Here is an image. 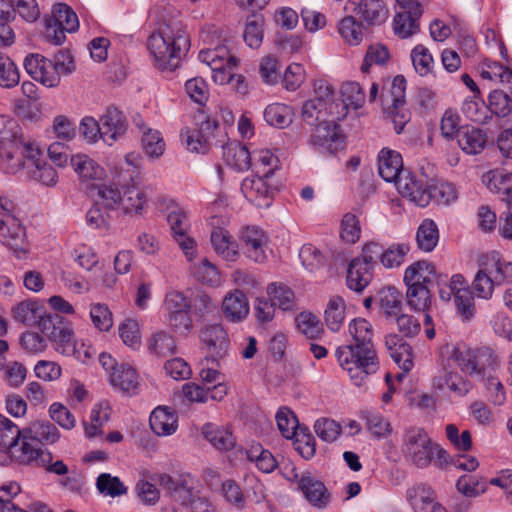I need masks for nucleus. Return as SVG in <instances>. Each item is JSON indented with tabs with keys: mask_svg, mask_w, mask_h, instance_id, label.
I'll use <instances>...</instances> for the list:
<instances>
[{
	"mask_svg": "<svg viewBox=\"0 0 512 512\" xmlns=\"http://www.w3.org/2000/svg\"><path fill=\"white\" fill-rule=\"evenodd\" d=\"M100 204L106 210L120 208L123 189L120 190L114 183L99 184L94 187Z\"/></svg>",
	"mask_w": 512,
	"mask_h": 512,
	"instance_id": "48",
	"label": "nucleus"
},
{
	"mask_svg": "<svg viewBox=\"0 0 512 512\" xmlns=\"http://www.w3.org/2000/svg\"><path fill=\"white\" fill-rule=\"evenodd\" d=\"M298 488L307 502L314 508L323 510L331 503V493L325 484L311 473H303L300 476Z\"/></svg>",
	"mask_w": 512,
	"mask_h": 512,
	"instance_id": "15",
	"label": "nucleus"
},
{
	"mask_svg": "<svg viewBox=\"0 0 512 512\" xmlns=\"http://www.w3.org/2000/svg\"><path fill=\"white\" fill-rule=\"evenodd\" d=\"M406 496L414 512H428L433 504H437L434 490L424 483L409 488Z\"/></svg>",
	"mask_w": 512,
	"mask_h": 512,
	"instance_id": "27",
	"label": "nucleus"
},
{
	"mask_svg": "<svg viewBox=\"0 0 512 512\" xmlns=\"http://www.w3.org/2000/svg\"><path fill=\"white\" fill-rule=\"evenodd\" d=\"M413 9L396 7L393 30L400 38H408L418 31V19L422 14H413Z\"/></svg>",
	"mask_w": 512,
	"mask_h": 512,
	"instance_id": "32",
	"label": "nucleus"
},
{
	"mask_svg": "<svg viewBox=\"0 0 512 512\" xmlns=\"http://www.w3.org/2000/svg\"><path fill=\"white\" fill-rule=\"evenodd\" d=\"M438 241L439 231L437 224L432 219L423 220L416 233L418 248L424 252H431L437 246Z\"/></svg>",
	"mask_w": 512,
	"mask_h": 512,
	"instance_id": "39",
	"label": "nucleus"
},
{
	"mask_svg": "<svg viewBox=\"0 0 512 512\" xmlns=\"http://www.w3.org/2000/svg\"><path fill=\"white\" fill-rule=\"evenodd\" d=\"M378 171L386 182H395L404 172L400 153L390 149H382L378 155Z\"/></svg>",
	"mask_w": 512,
	"mask_h": 512,
	"instance_id": "24",
	"label": "nucleus"
},
{
	"mask_svg": "<svg viewBox=\"0 0 512 512\" xmlns=\"http://www.w3.org/2000/svg\"><path fill=\"white\" fill-rule=\"evenodd\" d=\"M222 157L225 163L236 171H247L252 167V154L248 148L237 141L222 146Z\"/></svg>",
	"mask_w": 512,
	"mask_h": 512,
	"instance_id": "22",
	"label": "nucleus"
},
{
	"mask_svg": "<svg viewBox=\"0 0 512 512\" xmlns=\"http://www.w3.org/2000/svg\"><path fill=\"white\" fill-rule=\"evenodd\" d=\"M150 353L157 357H167L176 351L174 337L166 331H158L151 335L147 342Z\"/></svg>",
	"mask_w": 512,
	"mask_h": 512,
	"instance_id": "42",
	"label": "nucleus"
},
{
	"mask_svg": "<svg viewBox=\"0 0 512 512\" xmlns=\"http://www.w3.org/2000/svg\"><path fill=\"white\" fill-rule=\"evenodd\" d=\"M192 272L204 284L216 286L221 282L217 267L206 258L202 259L200 263L193 265Z\"/></svg>",
	"mask_w": 512,
	"mask_h": 512,
	"instance_id": "61",
	"label": "nucleus"
},
{
	"mask_svg": "<svg viewBox=\"0 0 512 512\" xmlns=\"http://www.w3.org/2000/svg\"><path fill=\"white\" fill-rule=\"evenodd\" d=\"M494 280V276L489 272V266L485 263L473 281V287L479 298L489 299L492 296L494 285H497Z\"/></svg>",
	"mask_w": 512,
	"mask_h": 512,
	"instance_id": "58",
	"label": "nucleus"
},
{
	"mask_svg": "<svg viewBox=\"0 0 512 512\" xmlns=\"http://www.w3.org/2000/svg\"><path fill=\"white\" fill-rule=\"evenodd\" d=\"M96 488L98 492L105 496L115 498L127 493V488L123 482L110 473H101L96 479Z\"/></svg>",
	"mask_w": 512,
	"mask_h": 512,
	"instance_id": "50",
	"label": "nucleus"
},
{
	"mask_svg": "<svg viewBox=\"0 0 512 512\" xmlns=\"http://www.w3.org/2000/svg\"><path fill=\"white\" fill-rule=\"evenodd\" d=\"M353 11L371 26L383 24L389 16V10L383 0H360Z\"/></svg>",
	"mask_w": 512,
	"mask_h": 512,
	"instance_id": "20",
	"label": "nucleus"
},
{
	"mask_svg": "<svg viewBox=\"0 0 512 512\" xmlns=\"http://www.w3.org/2000/svg\"><path fill=\"white\" fill-rule=\"evenodd\" d=\"M21 442L19 439L8 449L10 463L12 461L20 464L35 465L47 464L53 459L52 454L43 450L35 441L29 439V435L25 431H21Z\"/></svg>",
	"mask_w": 512,
	"mask_h": 512,
	"instance_id": "10",
	"label": "nucleus"
},
{
	"mask_svg": "<svg viewBox=\"0 0 512 512\" xmlns=\"http://www.w3.org/2000/svg\"><path fill=\"white\" fill-rule=\"evenodd\" d=\"M38 328L55 346L57 352L69 354L73 352L72 340L74 332L70 322L59 314H44L38 321Z\"/></svg>",
	"mask_w": 512,
	"mask_h": 512,
	"instance_id": "8",
	"label": "nucleus"
},
{
	"mask_svg": "<svg viewBox=\"0 0 512 512\" xmlns=\"http://www.w3.org/2000/svg\"><path fill=\"white\" fill-rule=\"evenodd\" d=\"M375 304L379 313L386 319L392 320L402 312V293L395 287H384L375 296Z\"/></svg>",
	"mask_w": 512,
	"mask_h": 512,
	"instance_id": "19",
	"label": "nucleus"
},
{
	"mask_svg": "<svg viewBox=\"0 0 512 512\" xmlns=\"http://www.w3.org/2000/svg\"><path fill=\"white\" fill-rule=\"evenodd\" d=\"M147 203L146 190L135 184L123 187L120 209L125 214L140 215Z\"/></svg>",
	"mask_w": 512,
	"mask_h": 512,
	"instance_id": "28",
	"label": "nucleus"
},
{
	"mask_svg": "<svg viewBox=\"0 0 512 512\" xmlns=\"http://www.w3.org/2000/svg\"><path fill=\"white\" fill-rule=\"evenodd\" d=\"M401 451L405 459L419 468L429 466L435 454L439 460L446 459L447 456L444 449L432 442L426 430L417 426L405 429Z\"/></svg>",
	"mask_w": 512,
	"mask_h": 512,
	"instance_id": "6",
	"label": "nucleus"
},
{
	"mask_svg": "<svg viewBox=\"0 0 512 512\" xmlns=\"http://www.w3.org/2000/svg\"><path fill=\"white\" fill-rule=\"evenodd\" d=\"M167 222L170 227L171 236L175 237L178 233H189L190 222L187 212L178 205H172L168 208Z\"/></svg>",
	"mask_w": 512,
	"mask_h": 512,
	"instance_id": "56",
	"label": "nucleus"
},
{
	"mask_svg": "<svg viewBox=\"0 0 512 512\" xmlns=\"http://www.w3.org/2000/svg\"><path fill=\"white\" fill-rule=\"evenodd\" d=\"M276 422L282 436L286 439H293L298 436V419L294 412L287 407H281L276 413Z\"/></svg>",
	"mask_w": 512,
	"mask_h": 512,
	"instance_id": "53",
	"label": "nucleus"
},
{
	"mask_svg": "<svg viewBox=\"0 0 512 512\" xmlns=\"http://www.w3.org/2000/svg\"><path fill=\"white\" fill-rule=\"evenodd\" d=\"M345 319V302L339 296L332 297L325 310V322L328 328L337 332L340 330Z\"/></svg>",
	"mask_w": 512,
	"mask_h": 512,
	"instance_id": "49",
	"label": "nucleus"
},
{
	"mask_svg": "<svg viewBox=\"0 0 512 512\" xmlns=\"http://www.w3.org/2000/svg\"><path fill=\"white\" fill-rule=\"evenodd\" d=\"M0 241L12 249L17 258L28 252L25 228L16 216H0Z\"/></svg>",
	"mask_w": 512,
	"mask_h": 512,
	"instance_id": "11",
	"label": "nucleus"
},
{
	"mask_svg": "<svg viewBox=\"0 0 512 512\" xmlns=\"http://www.w3.org/2000/svg\"><path fill=\"white\" fill-rule=\"evenodd\" d=\"M432 296L429 287L406 285V303L410 309L426 312L431 307Z\"/></svg>",
	"mask_w": 512,
	"mask_h": 512,
	"instance_id": "44",
	"label": "nucleus"
},
{
	"mask_svg": "<svg viewBox=\"0 0 512 512\" xmlns=\"http://www.w3.org/2000/svg\"><path fill=\"white\" fill-rule=\"evenodd\" d=\"M199 339L213 360L218 361L226 356L230 340L222 324L204 325L199 332Z\"/></svg>",
	"mask_w": 512,
	"mask_h": 512,
	"instance_id": "12",
	"label": "nucleus"
},
{
	"mask_svg": "<svg viewBox=\"0 0 512 512\" xmlns=\"http://www.w3.org/2000/svg\"><path fill=\"white\" fill-rule=\"evenodd\" d=\"M457 142L466 154L475 155L484 149L487 137L482 130L466 126L458 133Z\"/></svg>",
	"mask_w": 512,
	"mask_h": 512,
	"instance_id": "30",
	"label": "nucleus"
},
{
	"mask_svg": "<svg viewBox=\"0 0 512 512\" xmlns=\"http://www.w3.org/2000/svg\"><path fill=\"white\" fill-rule=\"evenodd\" d=\"M294 112L292 107L282 104L273 103L264 110V119L271 125L278 128H285L292 123Z\"/></svg>",
	"mask_w": 512,
	"mask_h": 512,
	"instance_id": "41",
	"label": "nucleus"
},
{
	"mask_svg": "<svg viewBox=\"0 0 512 512\" xmlns=\"http://www.w3.org/2000/svg\"><path fill=\"white\" fill-rule=\"evenodd\" d=\"M343 100L339 102L344 107V116L348 107L358 109L365 103V93L358 82H347L342 87Z\"/></svg>",
	"mask_w": 512,
	"mask_h": 512,
	"instance_id": "54",
	"label": "nucleus"
},
{
	"mask_svg": "<svg viewBox=\"0 0 512 512\" xmlns=\"http://www.w3.org/2000/svg\"><path fill=\"white\" fill-rule=\"evenodd\" d=\"M340 237L348 244H354L360 239L361 226L359 219L355 214H344L340 225Z\"/></svg>",
	"mask_w": 512,
	"mask_h": 512,
	"instance_id": "63",
	"label": "nucleus"
},
{
	"mask_svg": "<svg viewBox=\"0 0 512 512\" xmlns=\"http://www.w3.org/2000/svg\"><path fill=\"white\" fill-rule=\"evenodd\" d=\"M486 263L489 266V272L494 276V281L497 285H501L505 282H512V262L501 260L498 257V254H493Z\"/></svg>",
	"mask_w": 512,
	"mask_h": 512,
	"instance_id": "64",
	"label": "nucleus"
},
{
	"mask_svg": "<svg viewBox=\"0 0 512 512\" xmlns=\"http://www.w3.org/2000/svg\"><path fill=\"white\" fill-rule=\"evenodd\" d=\"M409 252V243H393L385 250L383 249L380 256V263L387 269L398 268L405 262Z\"/></svg>",
	"mask_w": 512,
	"mask_h": 512,
	"instance_id": "45",
	"label": "nucleus"
},
{
	"mask_svg": "<svg viewBox=\"0 0 512 512\" xmlns=\"http://www.w3.org/2000/svg\"><path fill=\"white\" fill-rule=\"evenodd\" d=\"M403 281L405 285L424 287H429L436 281L440 299L450 301L453 298L457 312L464 320L471 319L475 314L473 293L461 274L453 275L446 282L441 275L437 274L432 263L420 260L405 269Z\"/></svg>",
	"mask_w": 512,
	"mask_h": 512,
	"instance_id": "3",
	"label": "nucleus"
},
{
	"mask_svg": "<svg viewBox=\"0 0 512 512\" xmlns=\"http://www.w3.org/2000/svg\"><path fill=\"white\" fill-rule=\"evenodd\" d=\"M338 32L345 43L359 45L364 38L363 24L353 16H345L338 23Z\"/></svg>",
	"mask_w": 512,
	"mask_h": 512,
	"instance_id": "43",
	"label": "nucleus"
},
{
	"mask_svg": "<svg viewBox=\"0 0 512 512\" xmlns=\"http://www.w3.org/2000/svg\"><path fill=\"white\" fill-rule=\"evenodd\" d=\"M397 191L402 197L408 198L420 207H426L429 204L428 187L415 175L410 172H403L394 182Z\"/></svg>",
	"mask_w": 512,
	"mask_h": 512,
	"instance_id": "16",
	"label": "nucleus"
},
{
	"mask_svg": "<svg viewBox=\"0 0 512 512\" xmlns=\"http://www.w3.org/2000/svg\"><path fill=\"white\" fill-rule=\"evenodd\" d=\"M202 434L218 450L228 451L235 445L234 436L224 427L207 423L202 428Z\"/></svg>",
	"mask_w": 512,
	"mask_h": 512,
	"instance_id": "35",
	"label": "nucleus"
},
{
	"mask_svg": "<svg viewBox=\"0 0 512 512\" xmlns=\"http://www.w3.org/2000/svg\"><path fill=\"white\" fill-rule=\"evenodd\" d=\"M269 179L259 174L246 177L241 184L245 198L257 207H269L275 193V188L268 183Z\"/></svg>",
	"mask_w": 512,
	"mask_h": 512,
	"instance_id": "13",
	"label": "nucleus"
},
{
	"mask_svg": "<svg viewBox=\"0 0 512 512\" xmlns=\"http://www.w3.org/2000/svg\"><path fill=\"white\" fill-rule=\"evenodd\" d=\"M385 344L390 351L391 358L399 367L404 371H410L413 367L410 345L399 339L397 335H388Z\"/></svg>",
	"mask_w": 512,
	"mask_h": 512,
	"instance_id": "33",
	"label": "nucleus"
},
{
	"mask_svg": "<svg viewBox=\"0 0 512 512\" xmlns=\"http://www.w3.org/2000/svg\"><path fill=\"white\" fill-rule=\"evenodd\" d=\"M222 309L227 320L240 322L249 314V302L246 295L236 289L224 297Z\"/></svg>",
	"mask_w": 512,
	"mask_h": 512,
	"instance_id": "23",
	"label": "nucleus"
},
{
	"mask_svg": "<svg viewBox=\"0 0 512 512\" xmlns=\"http://www.w3.org/2000/svg\"><path fill=\"white\" fill-rule=\"evenodd\" d=\"M189 46L188 34L181 21L177 19L161 22L147 40V49L152 63L162 71H173L178 68Z\"/></svg>",
	"mask_w": 512,
	"mask_h": 512,
	"instance_id": "4",
	"label": "nucleus"
},
{
	"mask_svg": "<svg viewBox=\"0 0 512 512\" xmlns=\"http://www.w3.org/2000/svg\"><path fill=\"white\" fill-rule=\"evenodd\" d=\"M24 431L29 435L31 441H35L39 445L41 443L53 444L60 437L56 426L49 421L32 422Z\"/></svg>",
	"mask_w": 512,
	"mask_h": 512,
	"instance_id": "36",
	"label": "nucleus"
},
{
	"mask_svg": "<svg viewBox=\"0 0 512 512\" xmlns=\"http://www.w3.org/2000/svg\"><path fill=\"white\" fill-rule=\"evenodd\" d=\"M210 241L215 253L223 260L235 262L238 259V244L228 230L214 228L210 235Z\"/></svg>",
	"mask_w": 512,
	"mask_h": 512,
	"instance_id": "21",
	"label": "nucleus"
},
{
	"mask_svg": "<svg viewBox=\"0 0 512 512\" xmlns=\"http://www.w3.org/2000/svg\"><path fill=\"white\" fill-rule=\"evenodd\" d=\"M264 18L261 14H252L247 17L244 30V40L251 48H258L263 40Z\"/></svg>",
	"mask_w": 512,
	"mask_h": 512,
	"instance_id": "52",
	"label": "nucleus"
},
{
	"mask_svg": "<svg viewBox=\"0 0 512 512\" xmlns=\"http://www.w3.org/2000/svg\"><path fill=\"white\" fill-rule=\"evenodd\" d=\"M239 240L244 254L256 263H263L266 258L265 248L268 243L266 233L257 226H246L239 233Z\"/></svg>",
	"mask_w": 512,
	"mask_h": 512,
	"instance_id": "14",
	"label": "nucleus"
},
{
	"mask_svg": "<svg viewBox=\"0 0 512 512\" xmlns=\"http://www.w3.org/2000/svg\"><path fill=\"white\" fill-rule=\"evenodd\" d=\"M21 492L17 482H9L0 487V512H27L14 503L13 499Z\"/></svg>",
	"mask_w": 512,
	"mask_h": 512,
	"instance_id": "59",
	"label": "nucleus"
},
{
	"mask_svg": "<svg viewBox=\"0 0 512 512\" xmlns=\"http://www.w3.org/2000/svg\"><path fill=\"white\" fill-rule=\"evenodd\" d=\"M316 97L307 100L302 107L303 120L309 125H317L330 120L337 114V111H344L339 101L334 100L333 88L320 82L315 88Z\"/></svg>",
	"mask_w": 512,
	"mask_h": 512,
	"instance_id": "7",
	"label": "nucleus"
},
{
	"mask_svg": "<svg viewBox=\"0 0 512 512\" xmlns=\"http://www.w3.org/2000/svg\"><path fill=\"white\" fill-rule=\"evenodd\" d=\"M199 60L211 68V70H219L224 65H237L238 60L230 54L227 46L218 45L214 48L202 49L198 55Z\"/></svg>",
	"mask_w": 512,
	"mask_h": 512,
	"instance_id": "29",
	"label": "nucleus"
},
{
	"mask_svg": "<svg viewBox=\"0 0 512 512\" xmlns=\"http://www.w3.org/2000/svg\"><path fill=\"white\" fill-rule=\"evenodd\" d=\"M21 431L10 419L0 414V465H8L9 447L20 439Z\"/></svg>",
	"mask_w": 512,
	"mask_h": 512,
	"instance_id": "31",
	"label": "nucleus"
},
{
	"mask_svg": "<svg viewBox=\"0 0 512 512\" xmlns=\"http://www.w3.org/2000/svg\"><path fill=\"white\" fill-rule=\"evenodd\" d=\"M112 386L126 395H134L138 391L139 377L136 370L127 364H121L110 373Z\"/></svg>",
	"mask_w": 512,
	"mask_h": 512,
	"instance_id": "26",
	"label": "nucleus"
},
{
	"mask_svg": "<svg viewBox=\"0 0 512 512\" xmlns=\"http://www.w3.org/2000/svg\"><path fill=\"white\" fill-rule=\"evenodd\" d=\"M487 188L497 194L509 195L512 193V173L503 170H492L482 177Z\"/></svg>",
	"mask_w": 512,
	"mask_h": 512,
	"instance_id": "40",
	"label": "nucleus"
},
{
	"mask_svg": "<svg viewBox=\"0 0 512 512\" xmlns=\"http://www.w3.org/2000/svg\"><path fill=\"white\" fill-rule=\"evenodd\" d=\"M480 75L483 79L493 81L495 83H512V70L491 59H485L480 65Z\"/></svg>",
	"mask_w": 512,
	"mask_h": 512,
	"instance_id": "38",
	"label": "nucleus"
},
{
	"mask_svg": "<svg viewBox=\"0 0 512 512\" xmlns=\"http://www.w3.org/2000/svg\"><path fill=\"white\" fill-rule=\"evenodd\" d=\"M43 154L35 142L22 135L18 123L0 116V168L14 174L25 169L27 175L46 186H54L58 175L56 170L43 160Z\"/></svg>",
	"mask_w": 512,
	"mask_h": 512,
	"instance_id": "1",
	"label": "nucleus"
},
{
	"mask_svg": "<svg viewBox=\"0 0 512 512\" xmlns=\"http://www.w3.org/2000/svg\"><path fill=\"white\" fill-rule=\"evenodd\" d=\"M429 202L434 200L438 204L448 205L457 199V191L453 184L439 182L428 187Z\"/></svg>",
	"mask_w": 512,
	"mask_h": 512,
	"instance_id": "62",
	"label": "nucleus"
},
{
	"mask_svg": "<svg viewBox=\"0 0 512 512\" xmlns=\"http://www.w3.org/2000/svg\"><path fill=\"white\" fill-rule=\"evenodd\" d=\"M149 424L156 435L170 436L177 431L178 416L174 409L158 406L151 412Z\"/></svg>",
	"mask_w": 512,
	"mask_h": 512,
	"instance_id": "18",
	"label": "nucleus"
},
{
	"mask_svg": "<svg viewBox=\"0 0 512 512\" xmlns=\"http://www.w3.org/2000/svg\"><path fill=\"white\" fill-rule=\"evenodd\" d=\"M353 342L336 349L339 365L350 375L355 385L361 386L364 379L377 372L379 362L373 344V329L364 318L354 319L349 324Z\"/></svg>",
	"mask_w": 512,
	"mask_h": 512,
	"instance_id": "2",
	"label": "nucleus"
},
{
	"mask_svg": "<svg viewBox=\"0 0 512 512\" xmlns=\"http://www.w3.org/2000/svg\"><path fill=\"white\" fill-rule=\"evenodd\" d=\"M42 308L36 300H24L12 308V315L16 322L31 326L44 317Z\"/></svg>",
	"mask_w": 512,
	"mask_h": 512,
	"instance_id": "34",
	"label": "nucleus"
},
{
	"mask_svg": "<svg viewBox=\"0 0 512 512\" xmlns=\"http://www.w3.org/2000/svg\"><path fill=\"white\" fill-rule=\"evenodd\" d=\"M411 61L417 74L424 77L432 73L434 60L429 50L422 44L411 51Z\"/></svg>",
	"mask_w": 512,
	"mask_h": 512,
	"instance_id": "57",
	"label": "nucleus"
},
{
	"mask_svg": "<svg viewBox=\"0 0 512 512\" xmlns=\"http://www.w3.org/2000/svg\"><path fill=\"white\" fill-rule=\"evenodd\" d=\"M270 301L283 311L292 310L294 307V292L282 283H271L267 287Z\"/></svg>",
	"mask_w": 512,
	"mask_h": 512,
	"instance_id": "47",
	"label": "nucleus"
},
{
	"mask_svg": "<svg viewBox=\"0 0 512 512\" xmlns=\"http://www.w3.org/2000/svg\"><path fill=\"white\" fill-rule=\"evenodd\" d=\"M75 172L83 179H100L104 170L89 156L78 154L71 158Z\"/></svg>",
	"mask_w": 512,
	"mask_h": 512,
	"instance_id": "46",
	"label": "nucleus"
},
{
	"mask_svg": "<svg viewBox=\"0 0 512 512\" xmlns=\"http://www.w3.org/2000/svg\"><path fill=\"white\" fill-rule=\"evenodd\" d=\"M442 361H453L465 374L484 380L499 367L496 354L488 347L473 349L464 342L446 343L440 348Z\"/></svg>",
	"mask_w": 512,
	"mask_h": 512,
	"instance_id": "5",
	"label": "nucleus"
},
{
	"mask_svg": "<svg viewBox=\"0 0 512 512\" xmlns=\"http://www.w3.org/2000/svg\"><path fill=\"white\" fill-rule=\"evenodd\" d=\"M279 165L278 157L268 149L256 150L252 154V166L256 174L271 178Z\"/></svg>",
	"mask_w": 512,
	"mask_h": 512,
	"instance_id": "37",
	"label": "nucleus"
},
{
	"mask_svg": "<svg viewBox=\"0 0 512 512\" xmlns=\"http://www.w3.org/2000/svg\"><path fill=\"white\" fill-rule=\"evenodd\" d=\"M51 21L67 30V32H75L79 27L76 13L64 3H59L53 7Z\"/></svg>",
	"mask_w": 512,
	"mask_h": 512,
	"instance_id": "51",
	"label": "nucleus"
},
{
	"mask_svg": "<svg viewBox=\"0 0 512 512\" xmlns=\"http://www.w3.org/2000/svg\"><path fill=\"white\" fill-rule=\"evenodd\" d=\"M344 117L343 111H337V114L330 120L319 123L311 135V143L322 154H336L345 148V136L340 126L336 123Z\"/></svg>",
	"mask_w": 512,
	"mask_h": 512,
	"instance_id": "9",
	"label": "nucleus"
},
{
	"mask_svg": "<svg viewBox=\"0 0 512 512\" xmlns=\"http://www.w3.org/2000/svg\"><path fill=\"white\" fill-rule=\"evenodd\" d=\"M101 139L108 145H112L127 130V120L124 114L115 107H109L100 117Z\"/></svg>",
	"mask_w": 512,
	"mask_h": 512,
	"instance_id": "17",
	"label": "nucleus"
},
{
	"mask_svg": "<svg viewBox=\"0 0 512 512\" xmlns=\"http://www.w3.org/2000/svg\"><path fill=\"white\" fill-rule=\"evenodd\" d=\"M299 331L309 339H317L323 333V327L317 316L302 312L296 317Z\"/></svg>",
	"mask_w": 512,
	"mask_h": 512,
	"instance_id": "60",
	"label": "nucleus"
},
{
	"mask_svg": "<svg viewBox=\"0 0 512 512\" xmlns=\"http://www.w3.org/2000/svg\"><path fill=\"white\" fill-rule=\"evenodd\" d=\"M462 112L473 122L484 124L490 119L487 106L484 101L476 95L471 98H467L463 102Z\"/></svg>",
	"mask_w": 512,
	"mask_h": 512,
	"instance_id": "55",
	"label": "nucleus"
},
{
	"mask_svg": "<svg viewBox=\"0 0 512 512\" xmlns=\"http://www.w3.org/2000/svg\"><path fill=\"white\" fill-rule=\"evenodd\" d=\"M373 278V267L359 259H353L347 269V287L355 292H362Z\"/></svg>",
	"mask_w": 512,
	"mask_h": 512,
	"instance_id": "25",
	"label": "nucleus"
}]
</instances>
